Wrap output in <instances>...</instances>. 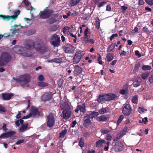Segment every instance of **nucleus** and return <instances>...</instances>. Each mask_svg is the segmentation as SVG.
Here are the masks:
<instances>
[{"instance_id": "nucleus-10", "label": "nucleus", "mask_w": 153, "mask_h": 153, "mask_svg": "<svg viewBox=\"0 0 153 153\" xmlns=\"http://www.w3.org/2000/svg\"><path fill=\"white\" fill-rule=\"evenodd\" d=\"M35 43L32 40H29L27 41L25 45V48L28 49H30L35 47Z\"/></svg>"}, {"instance_id": "nucleus-12", "label": "nucleus", "mask_w": 153, "mask_h": 153, "mask_svg": "<svg viewBox=\"0 0 153 153\" xmlns=\"http://www.w3.org/2000/svg\"><path fill=\"white\" fill-rule=\"evenodd\" d=\"M82 57V55L79 52H77L73 58L74 63L76 64L79 62Z\"/></svg>"}, {"instance_id": "nucleus-45", "label": "nucleus", "mask_w": 153, "mask_h": 153, "mask_svg": "<svg viewBox=\"0 0 153 153\" xmlns=\"http://www.w3.org/2000/svg\"><path fill=\"white\" fill-rule=\"evenodd\" d=\"M146 3L152 6L153 5V0H145Z\"/></svg>"}, {"instance_id": "nucleus-49", "label": "nucleus", "mask_w": 153, "mask_h": 153, "mask_svg": "<svg viewBox=\"0 0 153 153\" xmlns=\"http://www.w3.org/2000/svg\"><path fill=\"white\" fill-rule=\"evenodd\" d=\"M84 140L82 138H80L79 141V146L81 147H82L84 145Z\"/></svg>"}, {"instance_id": "nucleus-3", "label": "nucleus", "mask_w": 153, "mask_h": 153, "mask_svg": "<svg viewBox=\"0 0 153 153\" xmlns=\"http://www.w3.org/2000/svg\"><path fill=\"white\" fill-rule=\"evenodd\" d=\"M56 33L53 35L51 37V44L54 46H58L59 45L60 42V37Z\"/></svg>"}, {"instance_id": "nucleus-15", "label": "nucleus", "mask_w": 153, "mask_h": 153, "mask_svg": "<svg viewBox=\"0 0 153 153\" xmlns=\"http://www.w3.org/2000/svg\"><path fill=\"white\" fill-rule=\"evenodd\" d=\"M84 123L83 125L85 127H88L91 124V120L89 119V118L88 117V115L85 116L83 119Z\"/></svg>"}, {"instance_id": "nucleus-55", "label": "nucleus", "mask_w": 153, "mask_h": 153, "mask_svg": "<svg viewBox=\"0 0 153 153\" xmlns=\"http://www.w3.org/2000/svg\"><path fill=\"white\" fill-rule=\"evenodd\" d=\"M101 59H102V58H101V56L100 54H99V56L98 57L97 59H98V61L99 62V64H100L101 65H102V62L101 60Z\"/></svg>"}, {"instance_id": "nucleus-19", "label": "nucleus", "mask_w": 153, "mask_h": 153, "mask_svg": "<svg viewBox=\"0 0 153 153\" xmlns=\"http://www.w3.org/2000/svg\"><path fill=\"white\" fill-rule=\"evenodd\" d=\"M106 97V94H100L98 96L97 100L99 103H100L104 100L106 101L107 100L105 99Z\"/></svg>"}, {"instance_id": "nucleus-9", "label": "nucleus", "mask_w": 153, "mask_h": 153, "mask_svg": "<svg viewBox=\"0 0 153 153\" xmlns=\"http://www.w3.org/2000/svg\"><path fill=\"white\" fill-rule=\"evenodd\" d=\"M131 111V109L128 104H126L123 108L122 112L123 114L126 116L129 115Z\"/></svg>"}, {"instance_id": "nucleus-28", "label": "nucleus", "mask_w": 153, "mask_h": 153, "mask_svg": "<svg viewBox=\"0 0 153 153\" xmlns=\"http://www.w3.org/2000/svg\"><path fill=\"white\" fill-rule=\"evenodd\" d=\"M98 115V113L96 112H93L89 114L88 117L90 119H93L97 117Z\"/></svg>"}, {"instance_id": "nucleus-21", "label": "nucleus", "mask_w": 153, "mask_h": 153, "mask_svg": "<svg viewBox=\"0 0 153 153\" xmlns=\"http://www.w3.org/2000/svg\"><path fill=\"white\" fill-rule=\"evenodd\" d=\"M28 126V123H26L24 124H22L19 130L21 132H22L26 130Z\"/></svg>"}, {"instance_id": "nucleus-40", "label": "nucleus", "mask_w": 153, "mask_h": 153, "mask_svg": "<svg viewBox=\"0 0 153 153\" xmlns=\"http://www.w3.org/2000/svg\"><path fill=\"white\" fill-rule=\"evenodd\" d=\"M99 113L100 114H103L107 112V109L105 108H102L99 111Z\"/></svg>"}, {"instance_id": "nucleus-26", "label": "nucleus", "mask_w": 153, "mask_h": 153, "mask_svg": "<svg viewBox=\"0 0 153 153\" xmlns=\"http://www.w3.org/2000/svg\"><path fill=\"white\" fill-rule=\"evenodd\" d=\"M77 108H78L80 111L83 113H84L85 112L86 109L84 104H83L82 105H78L77 106Z\"/></svg>"}, {"instance_id": "nucleus-59", "label": "nucleus", "mask_w": 153, "mask_h": 153, "mask_svg": "<svg viewBox=\"0 0 153 153\" xmlns=\"http://www.w3.org/2000/svg\"><path fill=\"white\" fill-rule=\"evenodd\" d=\"M6 124L4 123H3V126L2 127V128L4 131H6L7 130V129L6 127Z\"/></svg>"}, {"instance_id": "nucleus-20", "label": "nucleus", "mask_w": 153, "mask_h": 153, "mask_svg": "<svg viewBox=\"0 0 153 153\" xmlns=\"http://www.w3.org/2000/svg\"><path fill=\"white\" fill-rule=\"evenodd\" d=\"M105 143L106 141L105 140L101 139L96 142V146L97 147H100L103 146L104 143Z\"/></svg>"}, {"instance_id": "nucleus-16", "label": "nucleus", "mask_w": 153, "mask_h": 153, "mask_svg": "<svg viewBox=\"0 0 153 153\" xmlns=\"http://www.w3.org/2000/svg\"><path fill=\"white\" fill-rule=\"evenodd\" d=\"M13 95V94L11 93H5L2 94V98L4 100H10Z\"/></svg>"}, {"instance_id": "nucleus-48", "label": "nucleus", "mask_w": 153, "mask_h": 153, "mask_svg": "<svg viewBox=\"0 0 153 153\" xmlns=\"http://www.w3.org/2000/svg\"><path fill=\"white\" fill-rule=\"evenodd\" d=\"M138 111L140 113H142L144 112L145 111H147V110L141 107H139L138 109Z\"/></svg>"}, {"instance_id": "nucleus-38", "label": "nucleus", "mask_w": 153, "mask_h": 153, "mask_svg": "<svg viewBox=\"0 0 153 153\" xmlns=\"http://www.w3.org/2000/svg\"><path fill=\"white\" fill-rule=\"evenodd\" d=\"M140 66V65L139 63L136 64L134 69L133 70L134 73H135L138 71V70Z\"/></svg>"}, {"instance_id": "nucleus-4", "label": "nucleus", "mask_w": 153, "mask_h": 153, "mask_svg": "<svg viewBox=\"0 0 153 153\" xmlns=\"http://www.w3.org/2000/svg\"><path fill=\"white\" fill-rule=\"evenodd\" d=\"M20 13V11L19 10H18L17 11L14 12V14L13 16L9 15H0V17L3 19L4 20H5L7 21H8L12 19L13 20H16L18 16Z\"/></svg>"}, {"instance_id": "nucleus-57", "label": "nucleus", "mask_w": 153, "mask_h": 153, "mask_svg": "<svg viewBox=\"0 0 153 153\" xmlns=\"http://www.w3.org/2000/svg\"><path fill=\"white\" fill-rule=\"evenodd\" d=\"M38 79L39 81H42L44 80V77L42 75H40L38 77Z\"/></svg>"}, {"instance_id": "nucleus-5", "label": "nucleus", "mask_w": 153, "mask_h": 153, "mask_svg": "<svg viewBox=\"0 0 153 153\" xmlns=\"http://www.w3.org/2000/svg\"><path fill=\"white\" fill-rule=\"evenodd\" d=\"M61 111H62L61 117L66 120H67V102H65L60 105Z\"/></svg>"}, {"instance_id": "nucleus-53", "label": "nucleus", "mask_w": 153, "mask_h": 153, "mask_svg": "<svg viewBox=\"0 0 153 153\" xmlns=\"http://www.w3.org/2000/svg\"><path fill=\"white\" fill-rule=\"evenodd\" d=\"M112 136L110 134H107L105 137V139L107 140H111Z\"/></svg>"}, {"instance_id": "nucleus-47", "label": "nucleus", "mask_w": 153, "mask_h": 153, "mask_svg": "<svg viewBox=\"0 0 153 153\" xmlns=\"http://www.w3.org/2000/svg\"><path fill=\"white\" fill-rule=\"evenodd\" d=\"M6 109L4 106L0 105V112L3 113L6 111Z\"/></svg>"}, {"instance_id": "nucleus-7", "label": "nucleus", "mask_w": 153, "mask_h": 153, "mask_svg": "<svg viewBox=\"0 0 153 153\" xmlns=\"http://www.w3.org/2000/svg\"><path fill=\"white\" fill-rule=\"evenodd\" d=\"M53 12V10H46L44 11H41L40 13L39 17L41 19H45L49 17L51 14Z\"/></svg>"}, {"instance_id": "nucleus-61", "label": "nucleus", "mask_w": 153, "mask_h": 153, "mask_svg": "<svg viewBox=\"0 0 153 153\" xmlns=\"http://www.w3.org/2000/svg\"><path fill=\"white\" fill-rule=\"evenodd\" d=\"M118 36V35L116 34H113L110 37V40H112L114 37H117Z\"/></svg>"}, {"instance_id": "nucleus-13", "label": "nucleus", "mask_w": 153, "mask_h": 153, "mask_svg": "<svg viewBox=\"0 0 153 153\" xmlns=\"http://www.w3.org/2000/svg\"><path fill=\"white\" fill-rule=\"evenodd\" d=\"M114 147L116 151H120L123 149V145L121 142L118 141L115 143Z\"/></svg>"}, {"instance_id": "nucleus-44", "label": "nucleus", "mask_w": 153, "mask_h": 153, "mask_svg": "<svg viewBox=\"0 0 153 153\" xmlns=\"http://www.w3.org/2000/svg\"><path fill=\"white\" fill-rule=\"evenodd\" d=\"M124 116L123 115H121L120 116L117 120V123L118 124H120Z\"/></svg>"}, {"instance_id": "nucleus-46", "label": "nucleus", "mask_w": 153, "mask_h": 153, "mask_svg": "<svg viewBox=\"0 0 153 153\" xmlns=\"http://www.w3.org/2000/svg\"><path fill=\"white\" fill-rule=\"evenodd\" d=\"M148 119L147 117H145L144 119H143L142 120H139V122L140 123H144L146 124L148 121Z\"/></svg>"}, {"instance_id": "nucleus-2", "label": "nucleus", "mask_w": 153, "mask_h": 153, "mask_svg": "<svg viewBox=\"0 0 153 153\" xmlns=\"http://www.w3.org/2000/svg\"><path fill=\"white\" fill-rule=\"evenodd\" d=\"M11 57L10 54L6 52L3 53L0 56V67L4 66L9 62Z\"/></svg>"}, {"instance_id": "nucleus-35", "label": "nucleus", "mask_w": 153, "mask_h": 153, "mask_svg": "<svg viewBox=\"0 0 153 153\" xmlns=\"http://www.w3.org/2000/svg\"><path fill=\"white\" fill-rule=\"evenodd\" d=\"M114 44H112L110 45L108 48L107 51L108 52L112 51L115 48Z\"/></svg>"}, {"instance_id": "nucleus-39", "label": "nucleus", "mask_w": 153, "mask_h": 153, "mask_svg": "<svg viewBox=\"0 0 153 153\" xmlns=\"http://www.w3.org/2000/svg\"><path fill=\"white\" fill-rule=\"evenodd\" d=\"M149 74V72L145 73L142 74L141 77L143 79H145L148 77Z\"/></svg>"}, {"instance_id": "nucleus-62", "label": "nucleus", "mask_w": 153, "mask_h": 153, "mask_svg": "<svg viewBox=\"0 0 153 153\" xmlns=\"http://www.w3.org/2000/svg\"><path fill=\"white\" fill-rule=\"evenodd\" d=\"M24 142V140L23 139L20 140H19L18 141H17V142L16 143V144L17 145H18V144H19L20 143H23Z\"/></svg>"}, {"instance_id": "nucleus-29", "label": "nucleus", "mask_w": 153, "mask_h": 153, "mask_svg": "<svg viewBox=\"0 0 153 153\" xmlns=\"http://www.w3.org/2000/svg\"><path fill=\"white\" fill-rule=\"evenodd\" d=\"M56 20L54 17H51L46 20V22L49 24H53L56 22Z\"/></svg>"}, {"instance_id": "nucleus-31", "label": "nucleus", "mask_w": 153, "mask_h": 153, "mask_svg": "<svg viewBox=\"0 0 153 153\" xmlns=\"http://www.w3.org/2000/svg\"><path fill=\"white\" fill-rule=\"evenodd\" d=\"M113 58V55L111 53L108 54L106 56L107 61L108 62H111Z\"/></svg>"}, {"instance_id": "nucleus-32", "label": "nucleus", "mask_w": 153, "mask_h": 153, "mask_svg": "<svg viewBox=\"0 0 153 153\" xmlns=\"http://www.w3.org/2000/svg\"><path fill=\"white\" fill-rule=\"evenodd\" d=\"M74 49V47L68 44V52L72 53Z\"/></svg>"}, {"instance_id": "nucleus-14", "label": "nucleus", "mask_w": 153, "mask_h": 153, "mask_svg": "<svg viewBox=\"0 0 153 153\" xmlns=\"http://www.w3.org/2000/svg\"><path fill=\"white\" fill-rule=\"evenodd\" d=\"M106 95L107 97L105 99L107 100L106 101H109L111 100H115L117 97V95L112 93H109Z\"/></svg>"}, {"instance_id": "nucleus-11", "label": "nucleus", "mask_w": 153, "mask_h": 153, "mask_svg": "<svg viewBox=\"0 0 153 153\" xmlns=\"http://www.w3.org/2000/svg\"><path fill=\"white\" fill-rule=\"evenodd\" d=\"M16 134L14 131H11L5 133L0 136V138H6L11 137Z\"/></svg>"}, {"instance_id": "nucleus-27", "label": "nucleus", "mask_w": 153, "mask_h": 153, "mask_svg": "<svg viewBox=\"0 0 153 153\" xmlns=\"http://www.w3.org/2000/svg\"><path fill=\"white\" fill-rule=\"evenodd\" d=\"M97 119L99 122H104L107 120V117L104 115H102L97 117Z\"/></svg>"}, {"instance_id": "nucleus-6", "label": "nucleus", "mask_w": 153, "mask_h": 153, "mask_svg": "<svg viewBox=\"0 0 153 153\" xmlns=\"http://www.w3.org/2000/svg\"><path fill=\"white\" fill-rule=\"evenodd\" d=\"M47 126L49 128H51L53 126L55 125V120L53 114L52 113H50L47 116Z\"/></svg>"}, {"instance_id": "nucleus-30", "label": "nucleus", "mask_w": 153, "mask_h": 153, "mask_svg": "<svg viewBox=\"0 0 153 153\" xmlns=\"http://www.w3.org/2000/svg\"><path fill=\"white\" fill-rule=\"evenodd\" d=\"M75 72L78 74L81 73L82 71V70L81 68L79 66L77 65L75 67Z\"/></svg>"}, {"instance_id": "nucleus-42", "label": "nucleus", "mask_w": 153, "mask_h": 153, "mask_svg": "<svg viewBox=\"0 0 153 153\" xmlns=\"http://www.w3.org/2000/svg\"><path fill=\"white\" fill-rule=\"evenodd\" d=\"M142 69L144 70H150L151 67L149 65H143L142 67Z\"/></svg>"}, {"instance_id": "nucleus-50", "label": "nucleus", "mask_w": 153, "mask_h": 153, "mask_svg": "<svg viewBox=\"0 0 153 153\" xmlns=\"http://www.w3.org/2000/svg\"><path fill=\"white\" fill-rule=\"evenodd\" d=\"M132 102L134 103H137V96L135 95L132 98Z\"/></svg>"}, {"instance_id": "nucleus-23", "label": "nucleus", "mask_w": 153, "mask_h": 153, "mask_svg": "<svg viewBox=\"0 0 153 153\" xmlns=\"http://www.w3.org/2000/svg\"><path fill=\"white\" fill-rule=\"evenodd\" d=\"M151 28H148L146 26L144 27L143 28V31L147 34H149L152 32H153V29L152 28V27H150Z\"/></svg>"}, {"instance_id": "nucleus-63", "label": "nucleus", "mask_w": 153, "mask_h": 153, "mask_svg": "<svg viewBox=\"0 0 153 153\" xmlns=\"http://www.w3.org/2000/svg\"><path fill=\"white\" fill-rule=\"evenodd\" d=\"M149 81L151 83H153V75L149 77Z\"/></svg>"}, {"instance_id": "nucleus-37", "label": "nucleus", "mask_w": 153, "mask_h": 153, "mask_svg": "<svg viewBox=\"0 0 153 153\" xmlns=\"http://www.w3.org/2000/svg\"><path fill=\"white\" fill-rule=\"evenodd\" d=\"M72 110L71 109V107L68 104V119L71 116Z\"/></svg>"}, {"instance_id": "nucleus-1", "label": "nucleus", "mask_w": 153, "mask_h": 153, "mask_svg": "<svg viewBox=\"0 0 153 153\" xmlns=\"http://www.w3.org/2000/svg\"><path fill=\"white\" fill-rule=\"evenodd\" d=\"M13 79L19 82L22 86L28 87L29 86L28 84L30 81L31 77L29 74H25L20 76L17 79L13 78Z\"/></svg>"}, {"instance_id": "nucleus-64", "label": "nucleus", "mask_w": 153, "mask_h": 153, "mask_svg": "<svg viewBox=\"0 0 153 153\" xmlns=\"http://www.w3.org/2000/svg\"><path fill=\"white\" fill-rule=\"evenodd\" d=\"M78 14V12H76L75 11H74L72 13H71V16H76Z\"/></svg>"}, {"instance_id": "nucleus-24", "label": "nucleus", "mask_w": 153, "mask_h": 153, "mask_svg": "<svg viewBox=\"0 0 153 153\" xmlns=\"http://www.w3.org/2000/svg\"><path fill=\"white\" fill-rule=\"evenodd\" d=\"M88 27H86V29L84 31V36L81 37V39L82 40L84 39L87 38L88 37V35L89 34L90 32L88 31Z\"/></svg>"}, {"instance_id": "nucleus-18", "label": "nucleus", "mask_w": 153, "mask_h": 153, "mask_svg": "<svg viewBox=\"0 0 153 153\" xmlns=\"http://www.w3.org/2000/svg\"><path fill=\"white\" fill-rule=\"evenodd\" d=\"M30 111V113L32 114V115L33 117L39 116L40 115V112L39 110L34 107H32Z\"/></svg>"}, {"instance_id": "nucleus-56", "label": "nucleus", "mask_w": 153, "mask_h": 153, "mask_svg": "<svg viewBox=\"0 0 153 153\" xmlns=\"http://www.w3.org/2000/svg\"><path fill=\"white\" fill-rule=\"evenodd\" d=\"M127 9V7H125L124 6H122L121 7V9L122 10V12L123 13H124L126 10Z\"/></svg>"}, {"instance_id": "nucleus-34", "label": "nucleus", "mask_w": 153, "mask_h": 153, "mask_svg": "<svg viewBox=\"0 0 153 153\" xmlns=\"http://www.w3.org/2000/svg\"><path fill=\"white\" fill-rule=\"evenodd\" d=\"M81 0H71L70 5L71 6H74L78 4Z\"/></svg>"}, {"instance_id": "nucleus-25", "label": "nucleus", "mask_w": 153, "mask_h": 153, "mask_svg": "<svg viewBox=\"0 0 153 153\" xmlns=\"http://www.w3.org/2000/svg\"><path fill=\"white\" fill-rule=\"evenodd\" d=\"M141 81L140 78H137L133 83V86L135 87L139 86L140 84Z\"/></svg>"}, {"instance_id": "nucleus-60", "label": "nucleus", "mask_w": 153, "mask_h": 153, "mask_svg": "<svg viewBox=\"0 0 153 153\" xmlns=\"http://www.w3.org/2000/svg\"><path fill=\"white\" fill-rule=\"evenodd\" d=\"M106 3L105 2H100L98 5V7H99L103 6Z\"/></svg>"}, {"instance_id": "nucleus-43", "label": "nucleus", "mask_w": 153, "mask_h": 153, "mask_svg": "<svg viewBox=\"0 0 153 153\" xmlns=\"http://www.w3.org/2000/svg\"><path fill=\"white\" fill-rule=\"evenodd\" d=\"M96 26L97 29H99L100 27V20L98 19L96 20Z\"/></svg>"}, {"instance_id": "nucleus-8", "label": "nucleus", "mask_w": 153, "mask_h": 153, "mask_svg": "<svg viewBox=\"0 0 153 153\" xmlns=\"http://www.w3.org/2000/svg\"><path fill=\"white\" fill-rule=\"evenodd\" d=\"M52 94L51 93L47 92L44 93L41 97L42 100L44 101H49L52 98Z\"/></svg>"}, {"instance_id": "nucleus-52", "label": "nucleus", "mask_w": 153, "mask_h": 153, "mask_svg": "<svg viewBox=\"0 0 153 153\" xmlns=\"http://www.w3.org/2000/svg\"><path fill=\"white\" fill-rule=\"evenodd\" d=\"M54 59V62H55L57 63H59L62 62V59L60 58H56Z\"/></svg>"}, {"instance_id": "nucleus-58", "label": "nucleus", "mask_w": 153, "mask_h": 153, "mask_svg": "<svg viewBox=\"0 0 153 153\" xmlns=\"http://www.w3.org/2000/svg\"><path fill=\"white\" fill-rule=\"evenodd\" d=\"M23 2H24V4L26 6H29V5L30 4V3L28 1L26 0H24L23 1Z\"/></svg>"}, {"instance_id": "nucleus-51", "label": "nucleus", "mask_w": 153, "mask_h": 153, "mask_svg": "<svg viewBox=\"0 0 153 153\" xmlns=\"http://www.w3.org/2000/svg\"><path fill=\"white\" fill-rule=\"evenodd\" d=\"M120 137V135L119 134H117L115 137L113 139L114 141L115 142L118 140Z\"/></svg>"}, {"instance_id": "nucleus-22", "label": "nucleus", "mask_w": 153, "mask_h": 153, "mask_svg": "<svg viewBox=\"0 0 153 153\" xmlns=\"http://www.w3.org/2000/svg\"><path fill=\"white\" fill-rule=\"evenodd\" d=\"M82 42L85 44L88 43H90L91 44L94 43L95 41L94 40L92 39L89 38L88 37L87 38L84 39L82 40Z\"/></svg>"}, {"instance_id": "nucleus-36", "label": "nucleus", "mask_w": 153, "mask_h": 153, "mask_svg": "<svg viewBox=\"0 0 153 153\" xmlns=\"http://www.w3.org/2000/svg\"><path fill=\"white\" fill-rule=\"evenodd\" d=\"M37 85L38 86L41 87H45L48 85V84L47 83L42 82H38Z\"/></svg>"}, {"instance_id": "nucleus-33", "label": "nucleus", "mask_w": 153, "mask_h": 153, "mask_svg": "<svg viewBox=\"0 0 153 153\" xmlns=\"http://www.w3.org/2000/svg\"><path fill=\"white\" fill-rule=\"evenodd\" d=\"M67 130L66 129H64V130L62 131L59 134V138H63L65 136V135L66 133H67Z\"/></svg>"}, {"instance_id": "nucleus-17", "label": "nucleus", "mask_w": 153, "mask_h": 153, "mask_svg": "<svg viewBox=\"0 0 153 153\" xmlns=\"http://www.w3.org/2000/svg\"><path fill=\"white\" fill-rule=\"evenodd\" d=\"M36 50L40 53L43 54L47 51V48L46 47L39 46L35 47Z\"/></svg>"}, {"instance_id": "nucleus-41", "label": "nucleus", "mask_w": 153, "mask_h": 153, "mask_svg": "<svg viewBox=\"0 0 153 153\" xmlns=\"http://www.w3.org/2000/svg\"><path fill=\"white\" fill-rule=\"evenodd\" d=\"M110 131L108 129H102L101 130V132L102 134H105L110 132Z\"/></svg>"}, {"instance_id": "nucleus-54", "label": "nucleus", "mask_w": 153, "mask_h": 153, "mask_svg": "<svg viewBox=\"0 0 153 153\" xmlns=\"http://www.w3.org/2000/svg\"><path fill=\"white\" fill-rule=\"evenodd\" d=\"M76 123L77 122L76 120H75L72 121V123L70 125V127L72 128L74 127L75 126V125L76 124Z\"/></svg>"}]
</instances>
